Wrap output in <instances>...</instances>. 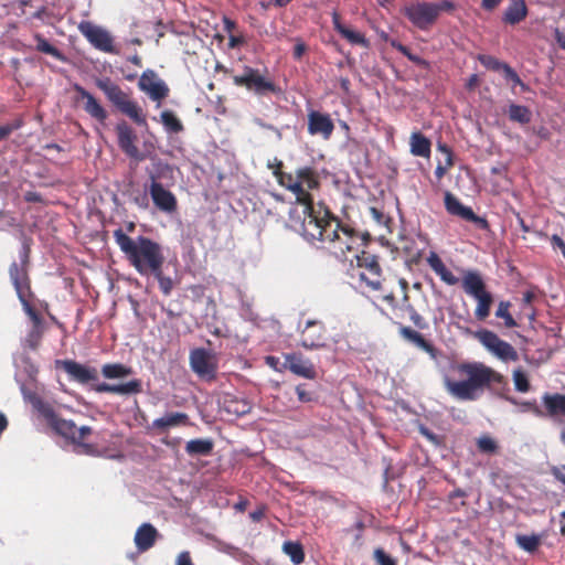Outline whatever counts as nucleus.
I'll return each mask as SVG.
<instances>
[{
  "instance_id": "obj_57",
  "label": "nucleus",
  "mask_w": 565,
  "mask_h": 565,
  "mask_svg": "<svg viewBox=\"0 0 565 565\" xmlns=\"http://www.w3.org/2000/svg\"><path fill=\"white\" fill-rule=\"evenodd\" d=\"M427 263L434 271H436L440 266L444 265V262L435 252H430V254L427 257Z\"/></svg>"
},
{
  "instance_id": "obj_1",
  "label": "nucleus",
  "mask_w": 565,
  "mask_h": 565,
  "mask_svg": "<svg viewBox=\"0 0 565 565\" xmlns=\"http://www.w3.org/2000/svg\"><path fill=\"white\" fill-rule=\"evenodd\" d=\"M279 185L296 196L302 206L300 234L311 244L321 243L338 259H345L347 254L360 247L367 239L349 224L333 215L322 203L315 204L310 191L320 188V177L316 168L303 166L296 169L295 174L281 175Z\"/></svg>"
},
{
  "instance_id": "obj_8",
  "label": "nucleus",
  "mask_w": 565,
  "mask_h": 565,
  "mask_svg": "<svg viewBox=\"0 0 565 565\" xmlns=\"http://www.w3.org/2000/svg\"><path fill=\"white\" fill-rule=\"evenodd\" d=\"M462 288L465 292L477 300L475 317L479 321H484L493 303L492 295L487 290L486 284L477 271H467L462 278Z\"/></svg>"
},
{
  "instance_id": "obj_53",
  "label": "nucleus",
  "mask_w": 565,
  "mask_h": 565,
  "mask_svg": "<svg viewBox=\"0 0 565 565\" xmlns=\"http://www.w3.org/2000/svg\"><path fill=\"white\" fill-rule=\"evenodd\" d=\"M443 281L446 284L454 286L458 282V278L446 267L444 264L435 271Z\"/></svg>"
},
{
  "instance_id": "obj_24",
  "label": "nucleus",
  "mask_w": 565,
  "mask_h": 565,
  "mask_svg": "<svg viewBox=\"0 0 565 565\" xmlns=\"http://www.w3.org/2000/svg\"><path fill=\"white\" fill-rule=\"evenodd\" d=\"M96 393H109L117 395H134L142 392V382L139 379L130 380L126 383L110 384L106 382L96 383L93 386Z\"/></svg>"
},
{
  "instance_id": "obj_38",
  "label": "nucleus",
  "mask_w": 565,
  "mask_h": 565,
  "mask_svg": "<svg viewBox=\"0 0 565 565\" xmlns=\"http://www.w3.org/2000/svg\"><path fill=\"white\" fill-rule=\"evenodd\" d=\"M391 46L395 50H397L398 52H401L404 56H406L411 62H413L414 64H416L417 66L419 67H423V68H428L429 67V62L422 58L420 56L418 55H415L411 52V50L402 44L401 42L396 41V40H392L390 42Z\"/></svg>"
},
{
  "instance_id": "obj_15",
  "label": "nucleus",
  "mask_w": 565,
  "mask_h": 565,
  "mask_svg": "<svg viewBox=\"0 0 565 565\" xmlns=\"http://www.w3.org/2000/svg\"><path fill=\"white\" fill-rule=\"evenodd\" d=\"M78 30L95 49L105 53H118L114 46L111 35L106 30L95 25L90 21H82L78 24Z\"/></svg>"
},
{
  "instance_id": "obj_56",
  "label": "nucleus",
  "mask_w": 565,
  "mask_h": 565,
  "mask_svg": "<svg viewBox=\"0 0 565 565\" xmlns=\"http://www.w3.org/2000/svg\"><path fill=\"white\" fill-rule=\"evenodd\" d=\"M268 167L273 169V174L275 175L278 183L280 180L279 178H281V175H291V173L282 171L284 163L280 160L276 159L275 164H268Z\"/></svg>"
},
{
  "instance_id": "obj_26",
  "label": "nucleus",
  "mask_w": 565,
  "mask_h": 565,
  "mask_svg": "<svg viewBox=\"0 0 565 565\" xmlns=\"http://www.w3.org/2000/svg\"><path fill=\"white\" fill-rule=\"evenodd\" d=\"M191 425L189 415L181 412L168 413L152 422L151 428L158 433H166L171 427Z\"/></svg>"
},
{
  "instance_id": "obj_60",
  "label": "nucleus",
  "mask_w": 565,
  "mask_h": 565,
  "mask_svg": "<svg viewBox=\"0 0 565 565\" xmlns=\"http://www.w3.org/2000/svg\"><path fill=\"white\" fill-rule=\"evenodd\" d=\"M551 472L557 481L565 486V465L553 467Z\"/></svg>"
},
{
  "instance_id": "obj_54",
  "label": "nucleus",
  "mask_w": 565,
  "mask_h": 565,
  "mask_svg": "<svg viewBox=\"0 0 565 565\" xmlns=\"http://www.w3.org/2000/svg\"><path fill=\"white\" fill-rule=\"evenodd\" d=\"M373 555L379 565H396V561L383 548H376Z\"/></svg>"
},
{
  "instance_id": "obj_9",
  "label": "nucleus",
  "mask_w": 565,
  "mask_h": 565,
  "mask_svg": "<svg viewBox=\"0 0 565 565\" xmlns=\"http://www.w3.org/2000/svg\"><path fill=\"white\" fill-rule=\"evenodd\" d=\"M356 270L361 284L372 291L382 288L383 273L379 257L370 252L362 250L356 255Z\"/></svg>"
},
{
  "instance_id": "obj_27",
  "label": "nucleus",
  "mask_w": 565,
  "mask_h": 565,
  "mask_svg": "<svg viewBox=\"0 0 565 565\" xmlns=\"http://www.w3.org/2000/svg\"><path fill=\"white\" fill-rule=\"evenodd\" d=\"M159 533L157 529L150 523L141 524L135 534V544L140 552L150 550L158 537Z\"/></svg>"
},
{
  "instance_id": "obj_7",
  "label": "nucleus",
  "mask_w": 565,
  "mask_h": 565,
  "mask_svg": "<svg viewBox=\"0 0 565 565\" xmlns=\"http://www.w3.org/2000/svg\"><path fill=\"white\" fill-rule=\"evenodd\" d=\"M156 170L149 171V193L152 199V202L157 209L166 213H173L178 209V201L175 195L163 188L160 183V179L164 177L168 172H171L172 169L168 163L157 162L154 164Z\"/></svg>"
},
{
  "instance_id": "obj_40",
  "label": "nucleus",
  "mask_w": 565,
  "mask_h": 565,
  "mask_svg": "<svg viewBox=\"0 0 565 565\" xmlns=\"http://www.w3.org/2000/svg\"><path fill=\"white\" fill-rule=\"evenodd\" d=\"M438 149L446 153V164L443 166L440 162L437 164L435 169V177L438 181H440L445 174L447 173V170L454 166V159H452V152L446 145H439Z\"/></svg>"
},
{
  "instance_id": "obj_16",
  "label": "nucleus",
  "mask_w": 565,
  "mask_h": 565,
  "mask_svg": "<svg viewBox=\"0 0 565 565\" xmlns=\"http://www.w3.org/2000/svg\"><path fill=\"white\" fill-rule=\"evenodd\" d=\"M140 90L146 93L149 98L157 102L158 105L169 96L170 88L153 70H146L138 82Z\"/></svg>"
},
{
  "instance_id": "obj_42",
  "label": "nucleus",
  "mask_w": 565,
  "mask_h": 565,
  "mask_svg": "<svg viewBox=\"0 0 565 565\" xmlns=\"http://www.w3.org/2000/svg\"><path fill=\"white\" fill-rule=\"evenodd\" d=\"M159 284V288L164 296H169L173 289V280L171 277L163 274L162 268L150 273Z\"/></svg>"
},
{
  "instance_id": "obj_25",
  "label": "nucleus",
  "mask_w": 565,
  "mask_h": 565,
  "mask_svg": "<svg viewBox=\"0 0 565 565\" xmlns=\"http://www.w3.org/2000/svg\"><path fill=\"white\" fill-rule=\"evenodd\" d=\"M398 333L404 340L415 344L417 348L429 354L431 359L436 360L438 358L439 350L430 341L426 340L418 331L401 324Z\"/></svg>"
},
{
  "instance_id": "obj_12",
  "label": "nucleus",
  "mask_w": 565,
  "mask_h": 565,
  "mask_svg": "<svg viewBox=\"0 0 565 565\" xmlns=\"http://www.w3.org/2000/svg\"><path fill=\"white\" fill-rule=\"evenodd\" d=\"M300 344L307 350H320L327 348L328 332L326 326L320 320L309 319L305 326H299Z\"/></svg>"
},
{
  "instance_id": "obj_35",
  "label": "nucleus",
  "mask_w": 565,
  "mask_h": 565,
  "mask_svg": "<svg viewBox=\"0 0 565 565\" xmlns=\"http://www.w3.org/2000/svg\"><path fill=\"white\" fill-rule=\"evenodd\" d=\"M160 121L169 134H179L184 129L182 121L172 110H163L160 114Z\"/></svg>"
},
{
  "instance_id": "obj_55",
  "label": "nucleus",
  "mask_w": 565,
  "mask_h": 565,
  "mask_svg": "<svg viewBox=\"0 0 565 565\" xmlns=\"http://www.w3.org/2000/svg\"><path fill=\"white\" fill-rule=\"evenodd\" d=\"M433 7H435L437 19L440 12H452L456 9V4L450 0H441L437 3H433Z\"/></svg>"
},
{
  "instance_id": "obj_13",
  "label": "nucleus",
  "mask_w": 565,
  "mask_h": 565,
  "mask_svg": "<svg viewBox=\"0 0 565 565\" xmlns=\"http://www.w3.org/2000/svg\"><path fill=\"white\" fill-rule=\"evenodd\" d=\"M475 338L492 354L503 361H516L518 353L515 349L504 340H501L498 334L490 330H479L475 332Z\"/></svg>"
},
{
  "instance_id": "obj_50",
  "label": "nucleus",
  "mask_w": 565,
  "mask_h": 565,
  "mask_svg": "<svg viewBox=\"0 0 565 565\" xmlns=\"http://www.w3.org/2000/svg\"><path fill=\"white\" fill-rule=\"evenodd\" d=\"M513 381H514L515 388L519 392L525 393L530 390V382L523 372L515 371L513 374Z\"/></svg>"
},
{
  "instance_id": "obj_41",
  "label": "nucleus",
  "mask_w": 565,
  "mask_h": 565,
  "mask_svg": "<svg viewBox=\"0 0 565 565\" xmlns=\"http://www.w3.org/2000/svg\"><path fill=\"white\" fill-rule=\"evenodd\" d=\"M510 307L511 303L509 301H500L495 311V317L503 319L507 328H514L516 327V321L510 313Z\"/></svg>"
},
{
  "instance_id": "obj_49",
  "label": "nucleus",
  "mask_w": 565,
  "mask_h": 565,
  "mask_svg": "<svg viewBox=\"0 0 565 565\" xmlns=\"http://www.w3.org/2000/svg\"><path fill=\"white\" fill-rule=\"evenodd\" d=\"M502 74H503L504 78L507 81L512 82L514 86L519 85V86H521V88L523 90L527 89V86L523 83V81L520 78L518 73L509 64H507V66L502 71Z\"/></svg>"
},
{
  "instance_id": "obj_28",
  "label": "nucleus",
  "mask_w": 565,
  "mask_h": 565,
  "mask_svg": "<svg viewBox=\"0 0 565 565\" xmlns=\"http://www.w3.org/2000/svg\"><path fill=\"white\" fill-rule=\"evenodd\" d=\"M542 402L545 407L544 415L550 417L565 416V395L559 393H545L542 396Z\"/></svg>"
},
{
  "instance_id": "obj_33",
  "label": "nucleus",
  "mask_w": 565,
  "mask_h": 565,
  "mask_svg": "<svg viewBox=\"0 0 565 565\" xmlns=\"http://www.w3.org/2000/svg\"><path fill=\"white\" fill-rule=\"evenodd\" d=\"M102 374L105 379H124L132 374V369L122 363H107L102 366Z\"/></svg>"
},
{
  "instance_id": "obj_44",
  "label": "nucleus",
  "mask_w": 565,
  "mask_h": 565,
  "mask_svg": "<svg viewBox=\"0 0 565 565\" xmlns=\"http://www.w3.org/2000/svg\"><path fill=\"white\" fill-rule=\"evenodd\" d=\"M477 447L482 454H494L499 448L497 441L488 435H483L477 439Z\"/></svg>"
},
{
  "instance_id": "obj_2",
  "label": "nucleus",
  "mask_w": 565,
  "mask_h": 565,
  "mask_svg": "<svg viewBox=\"0 0 565 565\" xmlns=\"http://www.w3.org/2000/svg\"><path fill=\"white\" fill-rule=\"evenodd\" d=\"M461 380L448 375L443 377L447 393L458 401H476L486 391L504 381L502 374L481 362H460L450 365Z\"/></svg>"
},
{
  "instance_id": "obj_32",
  "label": "nucleus",
  "mask_w": 565,
  "mask_h": 565,
  "mask_svg": "<svg viewBox=\"0 0 565 565\" xmlns=\"http://www.w3.org/2000/svg\"><path fill=\"white\" fill-rule=\"evenodd\" d=\"M214 449V443L210 438L191 439L185 445V451L189 456H210Z\"/></svg>"
},
{
  "instance_id": "obj_62",
  "label": "nucleus",
  "mask_w": 565,
  "mask_h": 565,
  "mask_svg": "<svg viewBox=\"0 0 565 565\" xmlns=\"http://www.w3.org/2000/svg\"><path fill=\"white\" fill-rule=\"evenodd\" d=\"M24 200L29 203H42L43 198L39 192L28 191L24 194Z\"/></svg>"
},
{
  "instance_id": "obj_10",
  "label": "nucleus",
  "mask_w": 565,
  "mask_h": 565,
  "mask_svg": "<svg viewBox=\"0 0 565 565\" xmlns=\"http://www.w3.org/2000/svg\"><path fill=\"white\" fill-rule=\"evenodd\" d=\"M233 83L236 86L245 87L247 90L258 96H264L269 93L277 94L279 88L267 76L263 75L259 70L250 66H245L242 75H235Z\"/></svg>"
},
{
  "instance_id": "obj_34",
  "label": "nucleus",
  "mask_w": 565,
  "mask_h": 565,
  "mask_svg": "<svg viewBox=\"0 0 565 565\" xmlns=\"http://www.w3.org/2000/svg\"><path fill=\"white\" fill-rule=\"evenodd\" d=\"M508 117L513 122L526 125L532 119V111L527 106L512 103L508 107Z\"/></svg>"
},
{
  "instance_id": "obj_58",
  "label": "nucleus",
  "mask_w": 565,
  "mask_h": 565,
  "mask_svg": "<svg viewBox=\"0 0 565 565\" xmlns=\"http://www.w3.org/2000/svg\"><path fill=\"white\" fill-rule=\"evenodd\" d=\"M255 124L263 129H267V130L275 132L277 135L278 139H281V131L274 125L267 124L259 118L255 119Z\"/></svg>"
},
{
  "instance_id": "obj_59",
  "label": "nucleus",
  "mask_w": 565,
  "mask_h": 565,
  "mask_svg": "<svg viewBox=\"0 0 565 565\" xmlns=\"http://www.w3.org/2000/svg\"><path fill=\"white\" fill-rule=\"evenodd\" d=\"M175 565H194L190 552H181L177 557Z\"/></svg>"
},
{
  "instance_id": "obj_11",
  "label": "nucleus",
  "mask_w": 565,
  "mask_h": 565,
  "mask_svg": "<svg viewBox=\"0 0 565 565\" xmlns=\"http://www.w3.org/2000/svg\"><path fill=\"white\" fill-rule=\"evenodd\" d=\"M191 370L201 379L214 381L217 373L216 354L204 348H195L189 355Z\"/></svg>"
},
{
  "instance_id": "obj_22",
  "label": "nucleus",
  "mask_w": 565,
  "mask_h": 565,
  "mask_svg": "<svg viewBox=\"0 0 565 565\" xmlns=\"http://www.w3.org/2000/svg\"><path fill=\"white\" fill-rule=\"evenodd\" d=\"M22 308L32 322V328L25 337L24 344L31 350H36L44 334L43 319L32 303H24Z\"/></svg>"
},
{
  "instance_id": "obj_52",
  "label": "nucleus",
  "mask_w": 565,
  "mask_h": 565,
  "mask_svg": "<svg viewBox=\"0 0 565 565\" xmlns=\"http://www.w3.org/2000/svg\"><path fill=\"white\" fill-rule=\"evenodd\" d=\"M443 281L446 284L454 286L458 282V278L446 267L444 264L435 271Z\"/></svg>"
},
{
  "instance_id": "obj_37",
  "label": "nucleus",
  "mask_w": 565,
  "mask_h": 565,
  "mask_svg": "<svg viewBox=\"0 0 565 565\" xmlns=\"http://www.w3.org/2000/svg\"><path fill=\"white\" fill-rule=\"evenodd\" d=\"M282 551L290 557L291 562L296 565L305 561L303 547L298 542L287 541L282 545Z\"/></svg>"
},
{
  "instance_id": "obj_21",
  "label": "nucleus",
  "mask_w": 565,
  "mask_h": 565,
  "mask_svg": "<svg viewBox=\"0 0 565 565\" xmlns=\"http://www.w3.org/2000/svg\"><path fill=\"white\" fill-rule=\"evenodd\" d=\"M73 89L77 94L75 100L77 103L83 102V109L85 110V113H87L92 118L96 119L97 121L104 124L108 117V113L97 100V98L78 84H75L73 86Z\"/></svg>"
},
{
  "instance_id": "obj_19",
  "label": "nucleus",
  "mask_w": 565,
  "mask_h": 565,
  "mask_svg": "<svg viewBox=\"0 0 565 565\" xmlns=\"http://www.w3.org/2000/svg\"><path fill=\"white\" fill-rule=\"evenodd\" d=\"M116 134L118 146L125 154L139 161L145 159V156L136 146L137 135L126 121H121L116 125Z\"/></svg>"
},
{
  "instance_id": "obj_23",
  "label": "nucleus",
  "mask_w": 565,
  "mask_h": 565,
  "mask_svg": "<svg viewBox=\"0 0 565 565\" xmlns=\"http://www.w3.org/2000/svg\"><path fill=\"white\" fill-rule=\"evenodd\" d=\"M284 367L305 379L313 380L317 376L312 362L309 359H305L300 353L286 354Z\"/></svg>"
},
{
  "instance_id": "obj_29",
  "label": "nucleus",
  "mask_w": 565,
  "mask_h": 565,
  "mask_svg": "<svg viewBox=\"0 0 565 565\" xmlns=\"http://www.w3.org/2000/svg\"><path fill=\"white\" fill-rule=\"evenodd\" d=\"M332 22L334 30L348 42H350L353 45H361L363 47L369 46V41L366 40V38L362 33L353 31L343 25L340 21V15L337 12H334L332 15Z\"/></svg>"
},
{
  "instance_id": "obj_46",
  "label": "nucleus",
  "mask_w": 565,
  "mask_h": 565,
  "mask_svg": "<svg viewBox=\"0 0 565 565\" xmlns=\"http://www.w3.org/2000/svg\"><path fill=\"white\" fill-rule=\"evenodd\" d=\"M296 394L301 403H310L317 401L315 392L309 391L307 384H299L296 386Z\"/></svg>"
},
{
  "instance_id": "obj_36",
  "label": "nucleus",
  "mask_w": 565,
  "mask_h": 565,
  "mask_svg": "<svg viewBox=\"0 0 565 565\" xmlns=\"http://www.w3.org/2000/svg\"><path fill=\"white\" fill-rule=\"evenodd\" d=\"M36 42V50L41 53L49 54L54 58L64 62L66 58L64 54L54 45H52L42 34L36 33L34 35Z\"/></svg>"
},
{
  "instance_id": "obj_18",
  "label": "nucleus",
  "mask_w": 565,
  "mask_h": 565,
  "mask_svg": "<svg viewBox=\"0 0 565 565\" xmlns=\"http://www.w3.org/2000/svg\"><path fill=\"white\" fill-rule=\"evenodd\" d=\"M57 367L70 376L71 380L79 384H88L98 380V372L95 367L81 364L74 360H57Z\"/></svg>"
},
{
  "instance_id": "obj_17",
  "label": "nucleus",
  "mask_w": 565,
  "mask_h": 565,
  "mask_svg": "<svg viewBox=\"0 0 565 565\" xmlns=\"http://www.w3.org/2000/svg\"><path fill=\"white\" fill-rule=\"evenodd\" d=\"M445 207L449 214L471 222L480 230H489V222L484 217L477 215L471 207L461 204V202L448 191L445 193Z\"/></svg>"
},
{
  "instance_id": "obj_39",
  "label": "nucleus",
  "mask_w": 565,
  "mask_h": 565,
  "mask_svg": "<svg viewBox=\"0 0 565 565\" xmlns=\"http://www.w3.org/2000/svg\"><path fill=\"white\" fill-rule=\"evenodd\" d=\"M515 541H516V544L522 550H524L529 553L535 552L541 544V539L536 534H532V535L518 534L515 537Z\"/></svg>"
},
{
  "instance_id": "obj_47",
  "label": "nucleus",
  "mask_w": 565,
  "mask_h": 565,
  "mask_svg": "<svg viewBox=\"0 0 565 565\" xmlns=\"http://www.w3.org/2000/svg\"><path fill=\"white\" fill-rule=\"evenodd\" d=\"M21 393L24 397L25 401L36 405L40 403V397L38 395V393L35 392L34 387H33V384L30 383V384H26V383H23L21 384Z\"/></svg>"
},
{
  "instance_id": "obj_20",
  "label": "nucleus",
  "mask_w": 565,
  "mask_h": 565,
  "mask_svg": "<svg viewBox=\"0 0 565 565\" xmlns=\"http://www.w3.org/2000/svg\"><path fill=\"white\" fill-rule=\"evenodd\" d=\"M307 129L311 136H320L323 140H329L334 130V122L329 114L318 110L308 113Z\"/></svg>"
},
{
  "instance_id": "obj_61",
  "label": "nucleus",
  "mask_w": 565,
  "mask_h": 565,
  "mask_svg": "<svg viewBox=\"0 0 565 565\" xmlns=\"http://www.w3.org/2000/svg\"><path fill=\"white\" fill-rule=\"evenodd\" d=\"M409 319L418 329H426L428 327L424 317H422L417 311L413 313Z\"/></svg>"
},
{
  "instance_id": "obj_64",
  "label": "nucleus",
  "mask_w": 565,
  "mask_h": 565,
  "mask_svg": "<svg viewBox=\"0 0 565 565\" xmlns=\"http://www.w3.org/2000/svg\"><path fill=\"white\" fill-rule=\"evenodd\" d=\"M551 243L553 245V247H557L561 249L563 256L565 257V242L564 239L558 236V235H553L552 238H551Z\"/></svg>"
},
{
  "instance_id": "obj_43",
  "label": "nucleus",
  "mask_w": 565,
  "mask_h": 565,
  "mask_svg": "<svg viewBox=\"0 0 565 565\" xmlns=\"http://www.w3.org/2000/svg\"><path fill=\"white\" fill-rule=\"evenodd\" d=\"M479 62L488 70L493 72H501L507 66V63L499 61L497 57L487 54H480L478 56Z\"/></svg>"
},
{
  "instance_id": "obj_30",
  "label": "nucleus",
  "mask_w": 565,
  "mask_h": 565,
  "mask_svg": "<svg viewBox=\"0 0 565 565\" xmlns=\"http://www.w3.org/2000/svg\"><path fill=\"white\" fill-rule=\"evenodd\" d=\"M527 15V7L525 0H511L504 10L502 20L507 24H518L522 22Z\"/></svg>"
},
{
  "instance_id": "obj_14",
  "label": "nucleus",
  "mask_w": 565,
  "mask_h": 565,
  "mask_svg": "<svg viewBox=\"0 0 565 565\" xmlns=\"http://www.w3.org/2000/svg\"><path fill=\"white\" fill-rule=\"evenodd\" d=\"M404 15L419 30H428L437 21L433 2H417L403 8Z\"/></svg>"
},
{
  "instance_id": "obj_4",
  "label": "nucleus",
  "mask_w": 565,
  "mask_h": 565,
  "mask_svg": "<svg viewBox=\"0 0 565 565\" xmlns=\"http://www.w3.org/2000/svg\"><path fill=\"white\" fill-rule=\"evenodd\" d=\"M42 415L47 422V425L54 430L57 435L70 440L72 444L76 445L82 454L85 455H95L96 447L92 444L84 443L87 436L92 434V428L89 426H82L79 428L76 427L73 420H68L62 418L57 415L52 407H45L42 409Z\"/></svg>"
},
{
  "instance_id": "obj_48",
  "label": "nucleus",
  "mask_w": 565,
  "mask_h": 565,
  "mask_svg": "<svg viewBox=\"0 0 565 565\" xmlns=\"http://www.w3.org/2000/svg\"><path fill=\"white\" fill-rule=\"evenodd\" d=\"M419 433L429 441L434 446L436 447H441L445 445V437L444 436H440V435H437L435 433H433L431 430H429L427 427L425 426H420L419 427Z\"/></svg>"
},
{
  "instance_id": "obj_3",
  "label": "nucleus",
  "mask_w": 565,
  "mask_h": 565,
  "mask_svg": "<svg viewBox=\"0 0 565 565\" xmlns=\"http://www.w3.org/2000/svg\"><path fill=\"white\" fill-rule=\"evenodd\" d=\"M113 236L129 265L141 276H149L163 267L166 257L156 241L143 235L132 238L120 227L114 231Z\"/></svg>"
},
{
  "instance_id": "obj_63",
  "label": "nucleus",
  "mask_w": 565,
  "mask_h": 565,
  "mask_svg": "<svg viewBox=\"0 0 565 565\" xmlns=\"http://www.w3.org/2000/svg\"><path fill=\"white\" fill-rule=\"evenodd\" d=\"M306 51H307L306 44L301 41H298L294 47L292 55L296 60H300Z\"/></svg>"
},
{
  "instance_id": "obj_51",
  "label": "nucleus",
  "mask_w": 565,
  "mask_h": 565,
  "mask_svg": "<svg viewBox=\"0 0 565 565\" xmlns=\"http://www.w3.org/2000/svg\"><path fill=\"white\" fill-rule=\"evenodd\" d=\"M443 281L446 284L454 286L458 282V278L446 267L444 264L435 271Z\"/></svg>"
},
{
  "instance_id": "obj_45",
  "label": "nucleus",
  "mask_w": 565,
  "mask_h": 565,
  "mask_svg": "<svg viewBox=\"0 0 565 565\" xmlns=\"http://www.w3.org/2000/svg\"><path fill=\"white\" fill-rule=\"evenodd\" d=\"M23 126L22 118H15L14 120L0 126V141L6 140L13 131L20 129Z\"/></svg>"
},
{
  "instance_id": "obj_31",
  "label": "nucleus",
  "mask_w": 565,
  "mask_h": 565,
  "mask_svg": "<svg viewBox=\"0 0 565 565\" xmlns=\"http://www.w3.org/2000/svg\"><path fill=\"white\" fill-rule=\"evenodd\" d=\"M411 153L416 157L428 158L431 152V142L419 131L411 135L409 139Z\"/></svg>"
},
{
  "instance_id": "obj_5",
  "label": "nucleus",
  "mask_w": 565,
  "mask_h": 565,
  "mask_svg": "<svg viewBox=\"0 0 565 565\" xmlns=\"http://www.w3.org/2000/svg\"><path fill=\"white\" fill-rule=\"evenodd\" d=\"M95 84L121 114L129 117L137 125L147 124L146 116L139 104L109 77L97 78Z\"/></svg>"
},
{
  "instance_id": "obj_6",
  "label": "nucleus",
  "mask_w": 565,
  "mask_h": 565,
  "mask_svg": "<svg viewBox=\"0 0 565 565\" xmlns=\"http://www.w3.org/2000/svg\"><path fill=\"white\" fill-rule=\"evenodd\" d=\"M31 247L29 239L24 238L19 252V262H12L9 266L10 281L14 287L17 296L22 305L31 303L34 296L31 289L30 270Z\"/></svg>"
}]
</instances>
